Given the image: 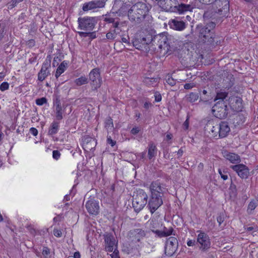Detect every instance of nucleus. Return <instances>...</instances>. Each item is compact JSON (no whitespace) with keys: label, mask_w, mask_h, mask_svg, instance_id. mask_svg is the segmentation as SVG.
Returning a JSON list of instances; mask_svg holds the SVG:
<instances>
[{"label":"nucleus","mask_w":258,"mask_h":258,"mask_svg":"<svg viewBox=\"0 0 258 258\" xmlns=\"http://www.w3.org/2000/svg\"><path fill=\"white\" fill-rule=\"evenodd\" d=\"M213 137H217L219 136V127L217 126H213L210 132Z\"/></svg>","instance_id":"obj_35"},{"label":"nucleus","mask_w":258,"mask_h":258,"mask_svg":"<svg viewBox=\"0 0 258 258\" xmlns=\"http://www.w3.org/2000/svg\"><path fill=\"white\" fill-rule=\"evenodd\" d=\"M96 143L94 142V140H91L90 142L87 143L86 144H84L83 145V148L86 151H91L94 148V146H95Z\"/></svg>","instance_id":"obj_27"},{"label":"nucleus","mask_w":258,"mask_h":258,"mask_svg":"<svg viewBox=\"0 0 258 258\" xmlns=\"http://www.w3.org/2000/svg\"><path fill=\"white\" fill-rule=\"evenodd\" d=\"M133 44L134 46H135L137 49H140V47H141V44L138 43V42L136 39L133 41Z\"/></svg>","instance_id":"obj_50"},{"label":"nucleus","mask_w":258,"mask_h":258,"mask_svg":"<svg viewBox=\"0 0 258 258\" xmlns=\"http://www.w3.org/2000/svg\"><path fill=\"white\" fill-rule=\"evenodd\" d=\"M148 195L145 191L139 189L135 192L133 196V206L136 212H140L147 204Z\"/></svg>","instance_id":"obj_2"},{"label":"nucleus","mask_w":258,"mask_h":258,"mask_svg":"<svg viewBox=\"0 0 258 258\" xmlns=\"http://www.w3.org/2000/svg\"><path fill=\"white\" fill-rule=\"evenodd\" d=\"M122 42L125 43H128V40L126 38H122L121 39Z\"/></svg>","instance_id":"obj_59"},{"label":"nucleus","mask_w":258,"mask_h":258,"mask_svg":"<svg viewBox=\"0 0 258 258\" xmlns=\"http://www.w3.org/2000/svg\"><path fill=\"white\" fill-rule=\"evenodd\" d=\"M177 153L179 156H181L182 154L183 151L181 149H180L178 150Z\"/></svg>","instance_id":"obj_63"},{"label":"nucleus","mask_w":258,"mask_h":258,"mask_svg":"<svg viewBox=\"0 0 258 258\" xmlns=\"http://www.w3.org/2000/svg\"><path fill=\"white\" fill-rule=\"evenodd\" d=\"M187 245L188 246H193L195 245V241L191 239H188L187 241Z\"/></svg>","instance_id":"obj_53"},{"label":"nucleus","mask_w":258,"mask_h":258,"mask_svg":"<svg viewBox=\"0 0 258 258\" xmlns=\"http://www.w3.org/2000/svg\"><path fill=\"white\" fill-rule=\"evenodd\" d=\"M166 82L172 86H174L176 83L175 80L171 77H168L166 80Z\"/></svg>","instance_id":"obj_45"},{"label":"nucleus","mask_w":258,"mask_h":258,"mask_svg":"<svg viewBox=\"0 0 258 258\" xmlns=\"http://www.w3.org/2000/svg\"><path fill=\"white\" fill-rule=\"evenodd\" d=\"M47 103V99L45 97H42L36 100V104L37 105L41 106Z\"/></svg>","instance_id":"obj_38"},{"label":"nucleus","mask_w":258,"mask_h":258,"mask_svg":"<svg viewBox=\"0 0 258 258\" xmlns=\"http://www.w3.org/2000/svg\"><path fill=\"white\" fill-rule=\"evenodd\" d=\"M163 204L161 196H155L151 195V198L149 202L148 206H149L150 212L153 213L159 207Z\"/></svg>","instance_id":"obj_13"},{"label":"nucleus","mask_w":258,"mask_h":258,"mask_svg":"<svg viewBox=\"0 0 258 258\" xmlns=\"http://www.w3.org/2000/svg\"><path fill=\"white\" fill-rule=\"evenodd\" d=\"M75 84L77 86H81L86 84L88 83V79L85 76H81V77L76 79L74 81Z\"/></svg>","instance_id":"obj_28"},{"label":"nucleus","mask_w":258,"mask_h":258,"mask_svg":"<svg viewBox=\"0 0 258 258\" xmlns=\"http://www.w3.org/2000/svg\"><path fill=\"white\" fill-rule=\"evenodd\" d=\"M74 258H81V254L79 251H76L74 253Z\"/></svg>","instance_id":"obj_56"},{"label":"nucleus","mask_w":258,"mask_h":258,"mask_svg":"<svg viewBox=\"0 0 258 258\" xmlns=\"http://www.w3.org/2000/svg\"><path fill=\"white\" fill-rule=\"evenodd\" d=\"M94 2L96 5V8H103L105 5V2L104 0H97Z\"/></svg>","instance_id":"obj_40"},{"label":"nucleus","mask_w":258,"mask_h":258,"mask_svg":"<svg viewBox=\"0 0 258 258\" xmlns=\"http://www.w3.org/2000/svg\"><path fill=\"white\" fill-rule=\"evenodd\" d=\"M257 205V202L256 201H251L248 206L247 211L248 213H251L253 210L255 209Z\"/></svg>","instance_id":"obj_31"},{"label":"nucleus","mask_w":258,"mask_h":258,"mask_svg":"<svg viewBox=\"0 0 258 258\" xmlns=\"http://www.w3.org/2000/svg\"><path fill=\"white\" fill-rule=\"evenodd\" d=\"M197 242L199 245L200 250L203 251H207L211 246V241L209 236L204 232L198 231Z\"/></svg>","instance_id":"obj_7"},{"label":"nucleus","mask_w":258,"mask_h":258,"mask_svg":"<svg viewBox=\"0 0 258 258\" xmlns=\"http://www.w3.org/2000/svg\"><path fill=\"white\" fill-rule=\"evenodd\" d=\"M145 83L148 85H154L157 83V79H153V78H146L145 79Z\"/></svg>","instance_id":"obj_39"},{"label":"nucleus","mask_w":258,"mask_h":258,"mask_svg":"<svg viewBox=\"0 0 258 258\" xmlns=\"http://www.w3.org/2000/svg\"><path fill=\"white\" fill-rule=\"evenodd\" d=\"M139 132V129L138 127H134L131 130L132 134L136 135Z\"/></svg>","instance_id":"obj_55"},{"label":"nucleus","mask_w":258,"mask_h":258,"mask_svg":"<svg viewBox=\"0 0 258 258\" xmlns=\"http://www.w3.org/2000/svg\"><path fill=\"white\" fill-rule=\"evenodd\" d=\"M63 112L62 110L61 106L59 104H57L56 107V117L57 119H61L62 118Z\"/></svg>","instance_id":"obj_30"},{"label":"nucleus","mask_w":258,"mask_h":258,"mask_svg":"<svg viewBox=\"0 0 258 258\" xmlns=\"http://www.w3.org/2000/svg\"><path fill=\"white\" fill-rule=\"evenodd\" d=\"M215 24L213 22L208 23L205 27H200L198 26V28L200 31V37L204 41H212L213 39V34L212 32L213 29L215 27Z\"/></svg>","instance_id":"obj_6"},{"label":"nucleus","mask_w":258,"mask_h":258,"mask_svg":"<svg viewBox=\"0 0 258 258\" xmlns=\"http://www.w3.org/2000/svg\"><path fill=\"white\" fill-rule=\"evenodd\" d=\"M9 88V84L8 82H5L1 84L0 85V90L2 91H4L8 90Z\"/></svg>","instance_id":"obj_41"},{"label":"nucleus","mask_w":258,"mask_h":258,"mask_svg":"<svg viewBox=\"0 0 258 258\" xmlns=\"http://www.w3.org/2000/svg\"><path fill=\"white\" fill-rule=\"evenodd\" d=\"M188 117H187L186 120L183 123L182 126L184 130L186 131L188 129L189 127V121H188Z\"/></svg>","instance_id":"obj_47"},{"label":"nucleus","mask_w":258,"mask_h":258,"mask_svg":"<svg viewBox=\"0 0 258 258\" xmlns=\"http://www.w3.org/2000/svg\"><path fill=\"white\" fill-rule=\"evenodd\" d=\"M219 127V137L220 138H224L226 137L230 132V129L226 122H222L218 126Z\"/></svg>","instance_id":"obj_18"},{"label":"nucleus","mask_w":258,"mask_h":258,"mask_svg":"<svg viewBox=\"0 0 258 258\" xmlns=\"http://www.w3.org/2000/svg\"><path fill=\"white\" fill-rule=\"evenodd\" d=\"M53 233L54 235L56 237H60L62 235L61 231L60 229L56 228L54 229Z\"/></svg>","instance_id":"obj_42"},{"label":"nucleus","mask_w":258,"mask_h":258,"mask_svg":"<svg viewBox=\"0 0 258 258\" xmlns=\"http://www.w3.org/2000/svg\"><path fill=\"white\" fill-rule=\"evenodd\" d=\"M223 156L227 160L232 164H238L241 161L240 156L235 153L225 152Z\"/></svg>","instance_id":"obj_17"},{"label":"nucleus","mask_w":258,"mask_h":258,"mask_svg":"<svg viewBox=\"0 0 258 258\" xmlns=\"http://www.w3.org/2000/svg\"><path fill=\"white\" fill-rule=\"evenodd\" d=\"M229 190L231 191V194H230V197H235L236 195V187L234 185H231L229 188Z\"/></svg>","instance_id":"obj_44"},{"label":"nucleus","mask_w":258,"mask_h":258,"mask_svg":"<svg viewBox=\"0 0 258 258\" xmlns=\"http://www.w3.org/2000/svg\"><path fill=\"white\" fill-rule=\"evenodd\" d=\"M205 4H211L214 3L217 8L216 12L220 15L226 16L229 12V5L228 0H203Z\"/></svg>","instance_id":"obj_5"},{"label":"nucleus","mask_w":258,"mask_h":258,"mask_svg":"<svg viewBox=\"0 0 258 258\" xmlns=\"http://www.w3.org/2000/svg\"><path fill=\"white\" fill-rule=\"evenodd\" d=\"M89 78L93 90H96L100 87L102 84V78L99 69H93L89 74Z\"/></svg>","instance_id":"obj_8"},{"label":"nucleus","mask_w":258,"mask_h":258,"mask_svg":"<svg viewBox=\"0 0 258 258\" xmlns=\"http://www.w3.org/2000/svg\"><path fill=\"white\" fill-rule=\"evenodd\" d=\"M195 6L191 4H181L177 8L179 14H182L187 11H191Z\"/></svg>","instance_id":"obj_21"},{"label":"nucleus","mask_w":258,"mask_h":258,"mask_svg":"<svg viewBox=\"0 0 258 258\" xmlns=\"http://www.w3.org/2000/svg\"><path fill=\"white\" fill-rule=\"evenodd\" d=\"M95 4L94 1L89 2L85 4L83 6V10L84 11H88L96 9Z\"/></svg>","instance_id":"obj_26"},{"label":"nucleus","mask_w":258,"mask_h":258,"mask_svg":"<svg viewBox=\"0 0 258 258\" xmlns=\"http://www.w3.org/2000/svg\"><path fill=\"white\" fill-rule=\"evenodd\" d=\"M107 143L111 145V146H114L115 144V142L113 141L110 137H108L107 139Z\"/></svg>","instance_id":"obj_51"},{"label":"nucleus","mask_w":258,"mask_h":258,"mask_svg":"<svg viewBox=\"0 0 258 258\" xmlns=\"http://www.w3.org/2000/svg\"><path fill=\"white\" fill-rule=\"evenodd\" d=\"M23 0H12L13 6H14L16 4L22 2Z\"/></svg>","instance_id":"obj_58"},{"label":"nucleus","mask_w":258,"mask_h":258,"mask_svg":"<svg viewBox=\"0 0 258 258\" xmlns=\"http://www.w3.org/2000/svg\"><path fill=\"white\" fill-rule=\"evenodd\" d=\"M60 156V152L57 150H54L52 152L53 158L55 160H58Z\"/></svg>","instance_id":"obj_43"},{"label":"nucleus","mask_w":258,"mask_h":258,"mask_svg":"<svg viewBox=\"0 0 258 258\" xmlns=\"http://www.w3.org/2000/svg\"><path fill=\"white\" fill-rule=\"evenodd\" d=\"M169 25L171 28L178 31H182L185 28V23L180 21L172 20Z\"/></svg>","instance_id":"obj_20"},{"label":"nucleus","mask_w":258,"mask_h":258,"mask_svg":"<svg viewBox=\"0 0 258 258\" xmlns=\"http://www.w3.org/2000/svg\"><path fill=\"white\" fill-rule=\"evenodd\" d=\"M158 6L165 11H173L176 8V0H156Z\"/></svg>","instance_id":"obj_11"},{"label":"nucleus","mask_w":258,"mask_h":258,"mask_svg":"<svg viewBox=\"0 0 258 258\" xmlns=\"http://www.w3.org/2000/svg\"><path fill=\"white\" fill-rule=\"evenodd\" d=\"M110 256H111L112 258H119L118 253V251L116 249H114L113 250V252L110 254Z\"/></svg>","instance_id":"obj_48"},{"label":"nucleus","mask_w":258,"mask_h":258,"mask_svg":"<svg viewBox=\"0 0 258 258\" xmlns=\"http://www.w3.org/2000/svg\"><path fill=\"white\" fill-rule=\"evenodd\" d=\"M253 228L252 227H247L246 230L248 231H252L253 230Z\"/></svg>","instance_id":"obj_64"},{"label":"nucleus","mask_w":258,"mask_h":258,"mask_svg":"<svg viewBox=\"0 0 258 258\" xmlns=\"http://www.w3.org/2000/svg\"><path fill=\"white\" fill-rule=\"evenodd\" d=\"M49 253V249L47 247H44L42 250V254L44 255H47Z\"/></svg>","instance_id":"obj_54"},{"label":"nucleus","mask_w":258,"mask_h":258,"mask_svg":"<svg viewBox=\"0 0 258 258\" xmlns=\"http://www.w3.org/2000/svg\"><path fill=\"white\" fill-rule=\"evenodd\" d=\"M105 21L109 23H113V26L114 28H117L118 25V23L117 22H115L114 19L111 17L110 16H106L105 18Z\"/></svg>","instance_id":"obj_32"},{"label":"nucleus","mask_w":258,"mask_h":258,"mask_svg":"<svg viewBox=\"0 0 258 258\" xmlns=\"http://www.w3.org/2000/svg\"><path fill=\"white\" fill-rule=\"evenodd\" d=\"M155 99L156 102H160L162 99L161 95L159 93H156L155 94Z\"/></svg>","instance_id":"obj_52"},{"label":"nucleus","mask_w":258,"mask_h":258,"mask_svg":"<svg viewBox=\"0 0 258 258\" xmlns=\"http://www.w3.org/2000/svg\"><path fill=\"white\" fill-rule=\"evenodd\" d=\"M58 123L56 122H52L48 131V134L51 135L55 134L58 131Z\"/></svg>","instance_id":"obj_25"},{"label":"nucleus","mask_w":258,"mask_h":258,"mask_svg":"<svg viewBox=\"0 0 258 258\" xmlns=\"http://www.w3.org/2000/svg\"><path fill=\"white\" fill-rule=\"evenodd\" d=\"M221 177L224 180H226L228 179V176L227 175H222V176H221Z\"/></svg>","instance_id":"obj_60"},{"label":"nucleus","mask_w":258,"mask_h":258,"mask_svg":"<svg viewBox=\"0 0 258 258\" xmlns=\"http://www.w3.org/2000/svg\"><path fill=\"white\" fill-rule=\"evenodd\" d=\"M150 224L151 225L150 228L151 231L160 237L166 236L171 234L172 231H169L168 232L166 233L164 231L156 229L159 228L160 223L155 220H152L150 222Z\"/></svg>","instance_id":"obj_15"},{"label":"nucleus","mask_w":258,"mask_h":258,"mask_svg":"<svg viewBox=\"0 0 258 258\" xmlns=\"http://www.w3.org/2000/svg\"><path fill=\"white\" fill-rule=\"evenodd\" d=\"M172 138V136L171 134H167L166 135V138L167 140H171Z\"/></svg>","instance_id":"obj_62"},{"label":"nucleus","mask_w":258,"mask_h":258,"mask_svg":"<svg viewBox=\"0 0 258 258\" xmlns=\"http://www.w3.org/2000/svg\"><path fill=\"white\" fill-rule=\"evenodd\" d=\"M148 11L149 9L145 4L137 3L129 10L128 17L130 20L139 22L145 18Z\"/></svg>","instance_id":"obj_1"},{"label":"nucleus","mask_w":258,"mask_h":258,"mask_svg":"<svg viewBox=\"0 0 258 258\" xmlns=\"http://www.w3.org/2000/svg\"><path fill=\"white\" fill-rule=\"evenodd\" d=\"M230 168L235 171L241 178H247L249 175V169L244 164H238L235 165H232L230 166Z\"/></svg>","instance_id":"obj_12"},{"label":"nucleus","mask_w":258,"mask_h":258,"mask_svg":"<svg viewBox=\"0 0 258 258\" xmlns=\"http://www.w3.org/2000/svg\"><path fill=\"white\" fill-rule=\"evenodd\" d=\"M47 75V69L42 67L38 75V80L40 81H42L46 78Z\"/></svg>","instance_id":"obj_24"},{"label":"nucleus","mask_w":258,"mask_h":258,"mask_svg":"<svg viewBox=\"0 0 258 258\" xmlns=\"http://www.w3.org/2000/svg\"><path fill=\"white\" fill-rule=\"evenodd\" d=\"M78 21L80 28L87 31H92L96 23L95 18L91 17L80 18Z\"/></svg>","instance_id":"obj_9"},{"label":"nucleus","mask_w":258,"mask_h":258,"mask_svg":"<svg viewBox=\"0 0 258 258\" xmlns=\"http://www.w3.org/2000/svg\"><path fill=\"white\" fill-rule=\"evenodd\" d=\"M151 195L155 196H161L162 189L160 183L157 182H152L150 186Z\"/></svg>","instance_id":"obj_19"},{"label":"nucleus","mask_w":258,"mask_h":258,"mask_svg":"<svg viewBox=\"0 0 258 258\" xmlns=\"http://www.w3.org/2000/svg\"><path fill=\"white\" fill-rule=\"evenodd\" d=\"M117 36V32L115 30L110 31L106 35V38L109 40H113Z\"/></svg>","instance_id":"obj_33"},{"label":"nucleus","mask_w":258,"mask_h":258,"mask_svg":"<svg viewBox=\"0 0 258 258\" xmlns=\"http://www.w3.org/2000/svg\"><path fill=\"white\" fill-rule=\"evenodd\" d=\"M113 126V125L112 119L110 118H107L105 121V127L107 130H111Z\"/></svg>","instance_id":"obj_37"},{"label":"nucleus","mask_w":258,"mask_h":258,"mask_svg":"<svg viewBox=\"0 0 258 258\" xmlns=\"http://www.w3.org/2000/svg\"><path fill=\"white\" fill-rule=\"evenodd\" d=\"M212 113L219 118H224L228 113L227 103L223 100H219L215 103L212 107Z\"/></svg>","instance_id":"obj_4"},{"label":"nucleus","mask_w":258,"mask_h":258,"mask_svg":"<svg viewBox=\"0 0 258 258\" xmlns=\"http://www.w3.org/2000/svg\"><path fill=\"white\" fill-rule=\"evenodd\" d=\"M105 241L106 244V249L109 252H112L114 249H116V241L111 235H107L105 237Z\"/></svg>","instance_id":"obj_16"},{"label":"nucleus","mask_w":258,"mask_h":258,"mask_svg":"<svg viewBox=\"0 0 258 258\" xmlns=\"http://www.w3.org/2000/svg\"><path fill=\"white\" fill-rule=\"evenodd\" d=\"M199 98V95L196 93H190L186 96L187 100L190 102H195L198 100Z\"/></svg>","instance_id":"obj_29"},{"label":"nucleus","mask_w":258,"mask_h":258,"mask_svg":"<svg viewBox=\"0 0 258 258\" xmlns=\"http://www.w3.org/2000/svg\"><path fill=\"white\" fill-rule=\"evenodd\" d=\"M79 33L81 36L86 37L89 35L93 39L96 38V34L95 32L90 33L89 32H80Z\"/></svg>","instance_id":"obj_36"},{"label":"nucleus","mask_w":258,"mask_h":258,"mask_svg":"<svg viewBox=\"0 0 258 258\" xmlns=\"http://www.w3.org/2000/svg\"><path fill=\"white\" fill-rule=\"evenodd\" d=\"M178 241L176 238L170 237L166 242L165 246V253L167 255L171 256L176 251Z\"/></svg>","instance_id":"obj_10"},{"label":"nucleus","mask_w":258,"mask_h":258,"mask_svg":"<svg viewBox=\"0 0 258 258\" xmlns=\"http://www.w3.org/2000/svg\"><path fill=\"white\" fill-rule=\"evenodd\" d=\"M217 222L219 223V225H220L223 222V219L221 217H218L217 218Z\"/></svg>","instance_id":"obj_57"},{"label":"nucleus","mask_w":258,"mask_h":258,"mask_svg":"<svg viewBox=\"0 0 258 258\" xmlns=\"http://www.w3.org/2000/svg\"><path fill=\"white\" fill-rule=\"evenodd\" d=\"M30 133L34 136H36L38 134V131L34 127H31L30 129Z\"/></svg>","instance_id":"obj_49"},{"label":"nucleus","mask_w":258,"mask_h":258,"mask_svg":"<svg viewBox=\"0 0 258 258\" xmlns=\"http://www.w3.org/2000/svg\"><path fill=\"white\" fill-rule=\"evenodd\" d=\"M86 208L90 214L96 215L99 210V202L94 200H89L86 203Z\"/></svg>","instance_id":"obj_14"},{"label":"nucleus","mask_w":258,"mask_h":258,"mask_svg":"<svg viewBox=\"0 0 258 258\" xmlns=\"http://www.w3.org/2000/svg\"><path fill=\"white\" fill-rule=\"evenodd\" d=\"M195 84L194 83H186L184 85L185 89H190L195 87Z\"/></svg>","instance_id":"obj_46"},{"label":"nucleus","mask_w":258,"mask_h":258,"mask_svg":"<svg viewBox=\"0 0 258 258\" xmlns=\"http://www.w3.org/2000/svg\"><path fill=\"white\" fill-rule=\"evenodd\" d=\"M167 37L163 34H160L156 36L153 41L158 46L160 52L165 54H170L171 53L170 46L167 43Z\"/></svg>","instance_id":"obj_3"},{"label":"nucleus","mask_w":258,"mask_h":258,"mask_svg":"<svg viewBox=\"0 0 258 258\" xmlns=\"http://www.w3.org/2000/svg\"><path fill=\"white\" fill-rule=\"evenodd\" d=\"M227 94L225 92H220L217 94L215 101L216 102L219 100H223L226 97Z\"/></svg>","instance_id":"obj_34"},{"label":"nucleus","mask_w":258,"mask_h":258,"mask_svg":"<svg viewBox=\"0 0 258 258\" xmlns=\"http://www.w3.org/2000/svg\"><path fill=\"white\" fill-rule=\"evenodd\" d=\"M68 67V62L66 61H62L57 67L55 76L58 78L67 69Z\"/></svg>","instance_id":"obj_22"},{"label":"nucleus","mask_w":258,"mask_h":258,"mask_svg":"<svg viewBox=\"0 0 258 258\" xmlns=\"http://www.w3.org/2000/svg\"><path fill=\"white\" fill-rule=\"evenodd\" d=\"M5 76V74L3 72L0 73V79H3Z\"/></svg>","instance_id":"obj_61"},{"label":"nucleus","mask_w":258,"mask_h":258,"mask_svg":"<svg viewBox=\"0 0 258 258\" xmlns=\"http://www.w3.org/2000/svg\"><path fill=\"white\" fill-rule=\"evenodd\" d=\"M157 154V148L153 144H150L148 148V157L150 159L155 157Z\"/></svg>","instance_id":"obj_23"}]
</instances>
